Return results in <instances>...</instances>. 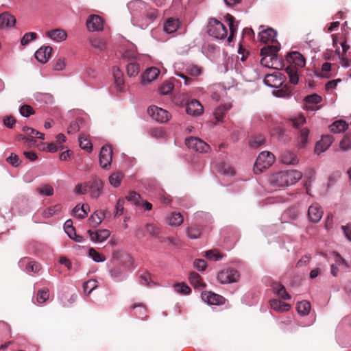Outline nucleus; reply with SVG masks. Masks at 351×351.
Wrapping results in <instances>:
<instances>
[{
  "label": "nucleus",
  "mask_w": 351,
  "mask_h": 351,
  "mask_svg": "<svg viewBox=\"0 0 351 351\" xmlns=\"http://www.w3.org/2000/svg\"><path fill=\"white\" fill-rule=\"evenodd\" d=\"M104 183L101 180L95 178L92 182H89L88 191H90L93 198H98L103 192Z\"/></svg>",
  "instance_id": "12"
},
{
  "label": "nucleus",
  "mask_w": 351,
  "mask_h": 351,
  "mask_svg": "<svg viewBox=\"0 0 351 351\" xmlns=\"http://www.w3.org/2000/svg\"><path fill=\"white\" fill-rule=\"evenodd\" d=\"M89 42L93 48L99 51H103L106 49V42L102 38L93 36L90 38Z\"/></svg>",
  "instance_id": "28"
},
{
  "label": "nucleus",
  "mask_w": 351,
  "mask_h": 351,
  "mask_svg": "<svg viewBox=\"0 0 351 351\" xmlns=\"http://www.w3.org/2000/svg\"><path fill=\"white\" fill-rule=\"evenodd\" d=\"M269 305L271 308L279 313L287 312L289 311L291 308V306L289 304L276 299L270 300Z\"/></svg>",
  "instance_id": "24"
},
{
  "label": "nucleus",
  "mask_w": 351,
  "mask_h": 351,
  "mask_svg": "<svg viewBox=\"0 0 351 351\" xmlns=\"http://www.w3.org/2000/svg\"><path fill=\"white\" fill-rule=\"evenodd\" d=\"M112 149L108 145L101 147L99 153V164L104 169H108L112 162Z\"/></svg>",
  "instance_id": "10"
},
{
  "label": "nucleus",
  "mask_w": 351,
  "mask_h": 351,
  "mask_svg": "<svg viewBox=\"0 0 351 351\" xmlns=\"http://www.w3.org/2000/svg\"><path fill=\"white\" fill-rule=\"evenodd\" d=\"M286 61L289 64V66L293 67L302 68L306 64L304 57L298 51H291L286 56Z\"/></svg>",
  "instance_id": "9"
},
{
  "label": "nucleus",
  "mask_w": 351,
  "mask_h": 351,
  "mask_svg": "<svg viewBox=\"0 0 351 351\" xmlns=\"http://www.w3.org/2000/svg\"><path fill=\"white\" fill-rule=\"evenodd\" d=\"M226 19L228 22L230 35L228 38V41L230 43L236 34L238 28V22L235 21V19L230 14L226 15Z\"/></svg>",
  "instance_id": "23"
},
{
  "label": "nucleus",
  "mask_w": 351,
  "mask_h": 351,
  "mask_svg": "<svg viewBox=\"0 0 351 351\" xmlns=\"http://www.w3.org/2000/svg\"><path fill=\"white\" fill-rule=\"evenodd\" d=\"M38 37L37 34L35 32H27L25 34L21 40L22 45H27L31 40L36 39Z\"/></svg>",
  "instance_id": "57"
},
{
  "label": "nucleus",
  "mask_w": 351,
  "mask_h": 351,
  "mask_svg": "<svg viewBox=\"0 0 351 351\" xmlns=\"http://www.w3.org/2000/svg\"><path fill=\"white\" fill-rule=\"evenodd\" d=\"M146 230L154 237H158L160 232V228L158 226L152 223L147 224Z\"/></svg>",
  "instance_id": "59"
},
{
  "label": "nucleus",
  "mask_w": 351,
  "mask_h": 351,
  "mask_svg": "<svg viewBox=\"0 0 351 351\" xmlns=\"http://www.w3.org/2000/svg\"><path fill=\"white\" fill-rule=\"evenodd\" d=\"M87 233L91 240L96 242H102L106 240L110 235V231L106 229L100 230L97 232H93L89 230L87 231Z\"/></svg>",
  "instance_id": "19"
},
{
  "label": "nucleus",
  "mask_w": 351,
  "mask_h": 351,
  "mask_svg": "<svg viewBox=\"0 0 351 351\" xmlns=\"http://www.w3.org/2000/svg\"><path fill=\"white\" fill-rule=\"evenodd\" d=\"M66 66V59L64 58H59L56 60L53 64V69L55 71H62Z\"/></svg>",
  "instance_id": "62"
},
{
  "label": "nucleus",
  "mask_w": 351,
  "mask_h": 351,
  "mask_svg": "<svg viewBox=\"0 0 351 351\" xmlns=\"http://www.w3.org/2000/svg\"><path fill=\"white\" fill-rule=\"evenodd\" d=\"M80 146L82 149L90 152L92 151V144L84 135H80L79 137Z\"/></svg>",
  "instance_id": "50"
},
{
  "label": "nucleus",
  "mask_w": 351,
  "mask_h": 351,
  "mask_svg": "<svg viewBox=\"0 0 351 351\" xmlns=\"http://www.w3.org/2000/svg\"><path fill=\"white\" fill-rule=\"evenodd\" d=\"M304 101L306 102V108L313 110V106L319 104L322 101V97L317 94H313L306 97Z\"/></svg>",
  "instance_id": "35"
},
{
  "label": "nucleus",
  "mask_w": 351,
  "mask_h": 351,
  "mask_svg": "<svg viewBox=\"0 0 351 351\" xmlns=\"http://www.w3.org/2000/svg\"><path fill=\"white\" fill-rule=\"evenodd\" d=\"M174 289L177 293L187 295L191 293V288L185 283H177L174 285Z\"/></svg>",
  "instance_id": "52"
},
{
  "label": "nucleus",
  "mask_w": 351,
  "mask_h": 351,
  "mask_svg": "<svg viewBox=\"0 0 351 351\" xmlns=\"http://www.w3.org/2000/svg\"><path fill=\"white\" fill-rule=\"evenodd\" d=\"M187 236L192 239H196L201 236L202 228L199 226L193 225L186 230Z\"/></svg>",
  "instance_id": "39"
},
{
  "label": "nucleus",
  "mask_w": 351,
  "mask_h": 351,
  "mask_svg": "<svg viewBox=\"0 0 351 351\" xmlns=\"http://www.w3.org/2000/svg\"><path fill=\"white\" fill-rule=\"evenodd\" d=\"M88 254L95 262H103L106 260L104 255L99 254L93 248L89 249Z\"/></svg>",
  "instance_id": "56"
},
{
  "label": "nucleus",
  "mask_w": 351,
  "mask_h": 351,
  "mask_svg": "<svg viewBox=\"0 0 351 351\" xmlns=\"http://www.w3.org/2000/svg\"><path fill=\"white\" fill-rule=\"evenodd\" d=\"M53 49L49 46L41 47L35 53V58L41 63H45L50 58Z\"/></svg>",
  "instance_id": "17"
},
{
  "label": "nucleus",
  "mask_w": 351,
  "mask_h": 351,
  "mask_svg": "<svg viewBox=\"0 0 351 351\" xmlns=\"http://www.w3.org/2000/svg\"><path fill=\"white\" fill-rule=\"evenodd\" d=\"M49 298V291L47 288H43L38 290L37 293V302L39 303L45 302Z\"/></svg>",
  "instance_id": "47"
},
{
  "label": "nucleus",
  "mask_w": 351,
  "mask_h": 351,
  "mask_svg": "<svg viewBox=\"0 0 351 351\" xmlns=\"http://www.w3.org/2000/svg\"><path fill=\"white\" fill-rule=\"evenodd\" d=\"M280 50L279 45H267L261 49V64L268 68L274 67V62L277 60V53Z\"/></svg>",
  "instance_id": "2"
},
{
  "label": "nucleus",
  "mask_w": 351,
  "mask_h": 351,
  "mask_svg": "<svg viewBox=\"0 0 351 351\" xmlns=\"http://www.w3.org/2000/svg\"><path fill=\"white\" fill-rule=\"evenodd\" d=\"M323 211L318 204H313L308 208V216L312 222H318L321 219Z\"/></svg>",
  "instance_id": "18"
},
{
  "label": "nucleus",
  "mask_w": 351,
  "mask_h": 351,
  "mask_svg": "<svg viewBox=\"0 0 351 351\" xmlns=\"http://www.w3.org/2000/svg\"><path fill=\"white\" fill-rule=\"evenodd\" d=\"M185 144L189 148L200 153L208 152L210 149V146L206 143L197 137L186 138L185 140Z\"/></svg>",
  "instance_id": "7"
},
{
  "label": "nucleus",
  "mask_w": 351,
  "mask_h": 351,
  "mask_svg": "<svg viewBox=\"0 0 351 351\" xmlns=\"http://www.w3.org/2000/svg\"><path fill=\"white\" fill-rule=\"evenodd\" d=\"M285 71L289 76V82L293 84H297L299 81L297 68L293 67L292 66H288Z\"/></svg>",
  "instance_id": "38"
},
{
  "label": "nucleus",
  "mask_w": 351,
  "mask_h": 351,
  "mask_svg": "<svg viewBox=\"0 0 351 351\" xmlns=\"http://www.w3.org/2000/svg\"><path fill=\"white\" fill-rule=\"evenodd\" d=\"M85 207L88 208V205L83 204L82 206H80L78 204L73 209V213L77 218L84 219L87 216L88 213L86 210H85Z\"/></svg>",
  "instance_id": "42"
},
{
  "label": "nucleus",
  "mask_w": 351,
  "mask_h": 351,
  "mask_svg": "<svg viewBox=\"0 0 351 351\" xmlns=\"http://www.w3.org/2000/svg\"><path fill=\"white\" fill-rule=\"evenodd\" d=\"M147 113L153 119L160 123H165L171 118V115L167 110L156 106H149L147 109Z\"/></svg>",
  "instance_id": "6"
},
{
  "label": "nucleus",
  "mask_w": 351,
  "mask_h": 351,
  "mask_svg": "<svg viewBox=\"0 0 351 351\" xmlns=\"http://www.w3.org/2000/svg\"><path fill=\"white\" fill-rule=\"evenodd\" d=\"M202 105L196 99H192L187 104L186 112L192 116H199L203 112Z\"/></svg>",
  "instance_id": "16"
},
{
  "label": "nucleus",
  "mask_w": 351,
  "mask_h": 351,
  "mask_svg": "<svg viewBox=\"0 0 351 351\" xmlns=\"http://www.w3.org/2000/svg\"><path fill=\"white\" fill-rule=\"evenodd\" d=\"M297 311L298 313L302 315L306 316L308 315L311 311V303L306 300H303L301 302H299L297 304Z\"/></svg>",
  "instance_id": "36"
},
{
  "label": "nucleus",
  "mask_w": 351,
  "mask_h": 351,
  "mask_svg": "<svg viewBox=\"0 0 351 351\" xmlns=\"http://www.w3.org/2000/svg\"><path fill=\"white\" fill-rule=\"evenodd\" d=\"M160 71L157 68H149L142 74V80L143 82L149 83L156 79Z\"/></svg>",
  "instance_id": "25"
},
{
  "label": "nucleus",
  "mask_w": 351,
  "mask_h": 351,
  "mask_svg": "<svg viewBox=\"0 0 351 351\" xmlns=\"http://www.w3.org/2000/svg\"><path fill=\"white\" fill-rule=\"evenodd\" d=\"M173 84L169 82H165L160 87V93L162 95H169L173 89Z\"/></svg>",
  "instance_id": "60"
},
{
  "label": "nucleus",
  "mask_w": 351,
  "mask_h": 351,
  "mask_svg": "<svg viewBox=\"0 0 351 351\" xmlns=\"http://www.w3.org/2000/svg\"><path fill=\"white\" fill-rule=\"evenodd\" d=\"M123 179V174L121 172H115L111 174L109 177V182L111 185L114 187H118Z\"/></svg>",
  "instance_id": "45"
},
{
  "label": "nucleus",
  "mask_w": 351,
  "mask_h": 351,
  "mask_svg": "<svg viewBox=\"0 0 351 351\" xmlns=\"http://www.w3.org/2000/svg\"><path fill=\"white\" fill-rule=\"evenodd\" d=\"M36 191L42 196H51L54 193L53 186L49 184H44L37 188Z\"/></svg>",
  "instance_id": "43"
},
{
  "label": "nucleus",
  "mask_w": 351,
  "mask_h": 351,
  "mask_svg": "<svg viewBox=\"0 0 351 351\" xmlns=\"http://www.w3.org/2000/svg\"><path fill=\"white\" fill-rule=\"evenodd\" d=\"M348 125L343 120L335 121L330 125V130L333 133H340L344 132L348 128Z\"/></svg>",
  "instance_id": "34"
},
{
  "label": "nucleus",
  "mask_w": 351,
  "mask_h": 351,
  "mask_svg": "<svg viewBox=\"0 0 351 351\" xmlns=\"http://www.w3.org/2000/svg\"><path fill=\"white\" fill-rule=\"evenodd\" d=\"M207 28L208 34L215 38L223 39L227 36V28L222 23L215 19H211L209 21Z\"/></svg>",
  "instance_id": "4"
},
{
  "label": "nucleus",
  "mask_w": 351,
  "mask_h": 351,
  "mask_svg": "<svg viewBox=\"0 0 351 351\" xmlns=\"http://www.w3.org/2000/svg\"><path fill=\"white\" fill-rule=\"evenodd\" d=\"M232 108V105L230 104L221 105L217 107L214 112V115L215 119L218 121H222L226 113Z\"/></svg>",
  "instance_id": "30"
},
{
  "label": "nucleus",
  "mask_w": 351,
  "mask_h": 351,
  "mask_svg": "<svg viewBox=\"0 0 351 351\" xmlns=\"http://www.w3.org/2000/svg\"><path fill=\"white\" fill-rule=\"evenodd\" d=\"M340 147L344 151L350 149L351 148V137L345 136L340 142Z\"/></svg>",
  "instance_id": "61"
},
{
  "label": "nucleus",
  "mask_w": 351,
  "mask_h": 351,
  "mask_svg": "<svg viewBox=\"0 0 351 351\" xmlns=\"http://www.w3.org/2000/svg\"><path fill=\"white\" fill-rule=\"evenodd\" d=\"M184 218L180 213H171L167 217L168 223L171 226H179L183 223Z\"/></svg>",
  "instance_id": "31"
},
{
  "label": "nucleus",
  "mask_w": 351,
  "mask_h": 351,
  "mask_svg": "<svg viewBox=\"0 0 351 351\" xmlns=\"http://www.w3.org/2000/svg\"><path fill=\"white\" fill-rule=\"evenodd\" d=\"M80 123H82V119H78L72 121L67 128L68 134H74L78 132L80 129Z\"/></svg>",
  "instance_id": "58"
},
{
  "label": "nucleus",
  "mask_w": 351,
  "mask_h": 351,
  "mask_svg": "<svg viewBox=\"0 0 351 351\" xmlns=\"http://www.w3.org/2000/svg\"><path fill=\"white\" fill-rule=\"evenodd\" d=\"M86 26L89 31H100L103 29V21L98 15H90L86 21Z\"/></svg>",
  "instance_id": "14"
},
{
  "label": "nucleus",
  "mask_w": 351,
  "mask_h": 351,
  "mask_svg": "<svg viewBox=\"0 0 351 351\" xmlns=\"http://www.w3.org/2000/svg\"><path fill=\"white\" fill-rule=\"evenodd\" d=\"M277 33L272 28H267L259 32L258 37V40L264 43H276L277 45L279 43H277L276 40Z\"/></svg>",
  "instance_id": "13"
},
{
  "label": "nucleus",
  "mask_w": 351,
  "mask_h": 351,
  "mask_svg": "<svg viewBox=\"0 0 351 351\" xmlns=\"http://www.w3.org/2000/svg\"><path fill=\"white\" fill-rule=\"evenodd\" d=\"M281 161L284 164L295 165L298 160L293 152L287 151L282 154Z\"/></svg>",
  "instance_id": "37"
},
{
  "label": "nucleus",
  "mask_w": 351,
  "mask_h": 351,
  "mask_svg": "<svg viewBox=\"0 0 351 351\" xmlns=\"http://www.w3.org/2000/svg\"><path fill=\"white\" fill-rule=\"evenodd\" d=\"M97 281L95 280H89L83 284V289L85 293L90 294L92 291L97 287Z\"/></svg>",
  "instance_id": "51"
},
{
  "label": "nucleus",
  "mask_w": 351,
  "mask_h": 351,
  "mask_svg": "<svg viewBox=\"0 0 351 351\" xmlns=\"http://www.w3.org/2000/svg\"><path fill=\"white\" fill-rule=\"evenodd\" d=\"M333 141V137L330 135L323 136L319 141H318L315 147V152L319 154L327 150Z\"/></svg>",
  "instance_id": "15"
},
{
  "label": "nucleus",
  "mask_w": 351,
  "mask_h": 351,
  "mask_svg": "<svg viewBox=\"0 0 351 351\" xmlns=\"http://www.w3.org/2000/svg\"><path fill=\"white\" fill-rule=\"evenodd\" d=\"M302 176V173L297 170L283 171L271 175L269 182L274 187L287 186L295 184Z\"/></svg>",
  "instance_id": "1"
},
{
  "label": "nucleus",
  "mask_w": 351,
  "mask_h": 351,
  "mask_svg": "<svg viewBox=\"0 0 351 351\" xmlns=\"http://www.w3.org/2000/svg\"><path fill=\"white\" fill-rule=\"evenodd\" d=\"M205 256L210 261H217L220 260L223 256L217 249L210 250L205 252Z\"/></svg>",
  "instance_id": "44"
},
{
  "label": "nucleus",
  "mask_w": 351,
  "mask_h": 351,
  "mask_svg": "<svg viewBox=\"0 0 351 351\" xmlns=\"http://www.w3.org/2000/svg\"><path fill=\"white\" fill-rule=\"evenodd\" d=\"M191 284L195 287L201 289L206 287V285L202 282L201 276L195 272H191L189 276Z\"/></svg>",
  "instance_id": "33"
},
{
  "label": "nucleus",
  "mask_w": 351,
  "mask_h": 351,
  "mask_svg": "<svg viewBox=\"0 0 351 351\" xmlns=\"http://www.w3.org/2000/svg\"><path fill=\"white\" fill-rule=\"evenodd\" d=\"M274 162V156L272 153L264 151L259 154L254 167V172L257 174L263 169L269 168Z\"/></svg>",
  "instance_id": "3"
},
{
  "label": "nucleus",
  "mask_w": 351,
  "mask_h": 351,
  "mask_svg": "<svg viewBox=\"0 0 351 351\" xmlns=\"http://www.w3.org/2000/svg\"><path fill=\"white\" fill-rule=\"evenodd\" d=\"M115 217L120 216L123 213L124 210V200L119 199L115 206Z\"/></svg>",
  "instance_id": "63"
},
{
  "label": "nucleus",
  "mask_w": 351,
  "mask_h": 351,
  "mask_svg": "<svg viewBox=\"0 0 351 351\" xmlns=\"http://www.w3.org/2000/svg\"><path fill=\"white\" fill-rule=\"evenodd\" d=\"M178 27V20L170 18L164 24V31L167 34H171L175 32Z\"/></svg>",
  "instance_id": "32"
},
{
  "label": "nucleus",
  "mask_w": 351,
  "mask_h": 351,
  "mask_svg": "<svg viewBox=\"0 0 351 351\" xmlns=\"http://www.w3.org/2000/svg\"><path fill=\"white\" fill-rule=\"evenodd\" d=\"M201 298L203 301L210 305L223 304L226 300L223 296L211 291L202 292L201 294Z\"/></svg>",
  "instance_id": "11"
},
{
  "label": "nucleus",
  "mask_w": 351,
  "mask_h": 351,
  "mask_svg": "<svg viewBox=\"0 0 351 351\" xmlns=\"http://www.w3.org/2000/svg\"><path fill=\"white\" fill-rule=\"evenodd\" d=\"M126 199L136 206L141 205V202L142 201L141 195L135 191L130 192L126 196Z\"/></svg>",
  "instance_id": "53"
},
{
  "label": "nucleus",
  "mask_w": 351,
  "mask_h": 351,
  "mask_svg": "<svg viewBox=\"0 0 351 351\" xmlns=\"http://www.w3.org/2000/svg\"><path fill=\"white\" fill-rule=\"evenodd\" d=\"M285 80V75L279 71H276L271 74H267L264 79V82L270 87L278 88L282 85Z\"/></svg>",
  "instance_id": "8"
},
{
  "label": "nucleus",
  "mask_w": 351,
  "mask_h": 351,
  "mask_svg": "<svg viewBox=\"0 0 351 351\" xmlns=\"http://www.w3.org/2000/svg\"><path fill=\"white\" fill-rule=\"evenodd\" d=\"M40 265L36 262H29L26 266V269L28 271L37 273L40 270Z\"/></svg>",
  "instance_id": "64"
},
{
  "label": "nucleus",
  "mask_w": 351,
  "mask_h": 351,
  "mask_svg": "<svg viewBox=\"0 0 351 351\" xmlns=\"http://www.w3.org/2000/svg\"><path fill=\"white\" fill-rule=\"evenodd\" d=\"M64 230L68 236L74 239L77 242L81 241V237H77L75 234V229L73 226V221L71 219H68L64 224Z\"/></svg>",
  "instance_id": "26"
},
{
  "label": "nucleus",
  "mask_w": 351,
  "mask_h": 351,
  "mask_svg": "<svg viewBox=\"0 0 351 351\" xmlns=\"http://www.w3.org/2000/svg\"><path fill=\"white\" fill-rule=\"evenodd\" d=\"M113 74L114 77V82L117 87L121 90L122 86L124 84V80L122 72L119 68L115 66L113 67Z\"/></svg>",
  "instance_id": "41"
},
{
  "label": "nucleus",
  "mask_w": 351,
  "mask_h": 351,
  "mask_svg": "<svg viewBox=\"0 0 351 351\" xmlns=\"http://www.w3.org/2000/svg\"><path fill=\"white\" fill-rule=\"evenodd\" d=\"M109 214V211L108 210H97L95 211L91 216L90 217L88 221L92 227H96L99 226L102 220L105 218L106 214Z\"/></svg>",
  "instance_id": "21"
},
{
  "label": "nucleus",
  "mask_w": 351,
  "mask_h": 351,
  "mask_svg": "<svg viewBox=\"0 0 351 351\" xmlns=\"http://www.w3.org/2000/svg\"><path fill=\"white\" fill-rule=\"evenodd\" d=\"M46 36L56 42H61L66 40V33L60 29H56L46 32Z\"/></svg>",
  "instance_id": "22"
},
{
  "label": "nucleus",
  "mask_w": 351,
  "mask_h": 351,
  "mask_svg": "<svg viewBox=\"0 0 351 351\" xmlns=\"http://www.w3.org/2000/svg\"><path fill=\"white\" fill-rule=\"evenodd\" d=\"M19 112L20 114L25 117H29L35 113L34 108L31 106L27 104L21 106Z\"/></svg>",
  "instance_id": "54"
},
{
  "label": "nucleus",
  "mask_w": 351,
  "mask_h": 351,
  "mask_svg": "<svg viewBox=\"0 0 351 351\" xmlns=\"http://www.w3.org/2000/svg\"><path fill=\"white\" fill-rule=\"evenodd\" d=\"M240 278L239 271L233 268H227L218 273L217 279L221 284L237 282Z\"/></svg>",
  "instance_id": "5"
},
{
  "label": "nucleus",
  "mask_w": 351,
  "mask_h": 351,
  "mask_svg": "<svg viewBox=\"0 0 351 351\" xmlns=\"http://www.w3.org/2000/svg\"><path fill=\"white\" fill-rule=\"evenodd\" d=\"M309 134V130L306 128H304L300 130L299 136H298V146L300 148H302L305 146L307 143L308 136Z\"/></svg>",
  "instance_id": "40"
},
{
  "label": "nucleus",
  "mask_w": 351,
  "mask_h": 351,
  "mask_svg": "<svg viewBox=\"0 0 351 351\" xmlns=\"http://www.w3.org/2000/svg\"><path fill=\"white\" fill-rule=\"evenodd\" d=\"M331 66L332 64L330 63L324 62L322 66V71L320 72H316V75L326 78L330 77V75L328 74V72L331 70Z\"/></svg>",
  "instance_id": "49"
},
{
  "label": "nucleus",
  "mask_w": 351,
  "mask_h": 351,
  "mask_svg": "<svg viewBox=\"0 0 351 351\" xmlns=\"http://www.w3.org/2000/svg\"><path fill=\"white\" fill-rule=\"evenodd\" d=\"M132 310L134 314L139 319L144 320L147 317V309L145 306L143 304H133Z\"/></svg>",
  "instance_id": "29"
},
{
  "label": "nucleus",
  "mask_w": 351,
  "mask_h": 351,
  "mask_svg": "<svg viewBox=\"0 0 351 351\" xmlns=\"http://www.w3.org/2000/svg\"><path fill=\"white\" fill-rule=\"evenodd\" d=\"M274 292L282 300H289L291 299L290 294L287 291L284 285L280 283L275 282L273 285Z\"/></svg>",
  "instance_id": "27"
},
{
  "label": "nucleus",
  "mask_w": 351,
  "mask_h": 351,
  "mask_svg": "<svg viewBox=\"0 0 351 351\" xmlns=\"http://www.w3.org/2000/svg\"><path fill=\"white\" fill-rule=\"evenodd\" d=\"M265 137L262 135H258L253 137L250 141V146L252 148H258L262 145L265 143Z\"/></svg>",
  "instance_id": "48"
},
{
  "label": "nucleus",
  "mask_w": 351,
  "mask_h": 351,
  "mask_svg": "<svg viewBox=\"0 0 351 351\" xmlns=\"http://www.w3.org/2000/svg\"><path fill=\"white\" fill-rule=\"evenodd\" d=\"M126 70L128 76H136L140 71V66L136 62H131L127 65Z\"/></svg>",
  "instance_id": "46"
},
{
  "label": "nucleus",
  "mask_w": 351,
  "mask_h": 351,
  "mask_svg": "<svg viewBox=\"0 0 351 351\" xmlns=\"http://www.w3.org/2000/svg\"><path fill=\"white\" fill-rule=\"evenodd\" d=\"M186 71L187 73L190 75L195 77L201 75L202 72V68L197 65L192 64L188 66Z\"/></svg>",
  "instance_id": "55"
},
{
  "label": "nucleus",
  "mask_w": 351,
  "mask_h": 351,
  "mask_svg": "<svg viewBox=\"0 0 351 351\" xmlns=\"http://www.w3.org/2000/svg\"><path fill=\"white\" fill-rule=\"evenodd\" d=\"M16 23V18L9 12H5L0 15V28L13 27Z\"/></svg>",
  "instance_id": "20"
}]
</instances>
